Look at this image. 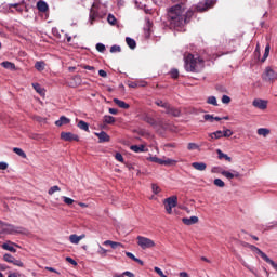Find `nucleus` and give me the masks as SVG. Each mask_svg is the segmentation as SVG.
<instances>
[{"label": "nucleus", "instance_id": "obj_1", "mask_svg": "<svg viewBox=\"0 0 277 277\" xmlns=\"http://www.w3.org/2000/svg\"><path fill=\"white\" fill-rule=\"evenodd\" d=\"M192 16H194V11L188 10L185 12V6L176 4L168 10L167 21L170 27H183L189 23Z\"/></svg>", "mask_w": 277, "mask_h": 277}, {"label": "nucleus", "instance_id": "obj_2", "mask_svg": "<svg viewBox=\"0 0 277 277\" xmlns=\"http://www.w3.org/2000/svg\"><path fill=\"white\" fill-rule=\"evenodd\" d=\"M185 70L187 72H200L205 68V60L200 56L193 54H187L184 56Z\"/></svg>", "mask_w": 277, "mask_h": 277}, {"label": "nucleus", "instance_id": "obj_3", "mask_svg": "<svg viewBox=\"0 0 277 277\" xmlns=\"http://www.w3.org/2000/svg\"><path fill=\"white\" fill-rule=\"evenodd\" d=\"M212 174H222V176H225V179H227L228 181H233V179H239V176H241V174L239 173V171H226L224 169H222V167H213L211 169Z\"/></svg>", "mask_w": 277, "mask_h": 277}, {"label": "nucleus", "instance_id": "obj_4", "mask_svg": "<svg viewBox=\"0 0 277 277\" xmlns=\"http://www.w3.org/2000/svg\"><path fill=\"white\" fill-rule=\"evenodd\" d=\"M249 250H251V252H255V254H259V256H261L263 259V261H265L266 263L272 265V267H274V269H277L276 262H274V260L269 259V256H267V254H265V252H263L256 246H254V245L249 246Z\"/></svg>", "mask_w": 277, "mask_h": 277}, {"label": "nucleus", "instance_id": "obj_5", "mask_svg": "<svg viewBox=\"0 0 277 277\" xmlns=\"http://www.w3.org/2000/svg\"><path fill=\"white\" fill-rule=\"evenodd\" d=\"M179 205V197L171 196L163 200V206L169 215H172V209Z\"/></svg>", "mask_w": 277, "mask_h": 277}, {"label": "nucleus", "instance_id": "obj_6", "mask_svg": "<svg viewBox=\"0 0 277 277\" xmlns=\"http://www.w3.org/2000/svg\"><path fill=\"white\" fill-rule=\"evenodd\" d=\"M137 246L142 248V250H148L150 248H155V242L153 239L144 237V236H137Z\"/></svg>", "mask_w": 277, "mask_h": 277}, {"label": "nucleus", "instance_id": "obj_7", "mask_svg": "<svg viewBox=\"0 0 277 277\" xmlns=\"http://www.w3.org/2000/svg\"><path fill=\"white\" fill-rule=\"evenodd\" d=\"M267 100L262 98H255L252 102V106L255 107V109H260L261 111H265L267 109Z\"/></svg>", "mask_w": 277, "mask_h": 277}, {"label": "nucleus", "instance_id": "obj_8", "mask_svg": "<svg viewBox=\"0 0 277 277\" xmlns=\"http://www.w3.org/2000/svg\"><path fill=\"white\" fill-rule=\"evenodd\" d=\"M61 140H64V142H79V136L72 132H62Z\"/></svg>", "mask_w": 277, "mask_h": 277}, {"label": "nucleus", "instance_id": "obj_9", "mask_svg": "<svg viewBox=\"0 0 277 277\" xmlns=\"http://www.w3.org/2000/svg\"><path fill=\"white\" fill-rule=\"evenodd\" d=\"M263 79L264 81H274L277 79V72L271 67H266Z\"/></svg>", "mask_w": 277, "mask_h": 277}, {"label": "nucleus", "instance_id": "obj_10", "mask_svg": "<svg viewBox=\"0 0 277 277\" xmlns=\"http://www.w3.org/2000/svg\"><path fill=\"white\" fill-rule=\"evenodd\" d=\"M211 5H213V1L211 0H206L205 2H200L197 5V11L198 12H206V10H209V8H211Z\"/></svg>", "mask_w": 277, "mask_h": 277}, {"label": "nucleus", "instance_id": "obj_11", "mask_svg": "<svg viewBox=\"0 0 277 277\" xmlns=\"http://www.w3.org/2000/svg\"><path fill=\"white\" fill-rule=\"evenodd\" d=\"M166 114H168L169 116H174V118H179V116H181V110H179L177 108L172 107L170 104L167 107Z\"/></svg>", "mask_w": 277, "mask_h": 277}, {"label": "nucleus", "instance_id": "obj_12", "mask_svg": "<svg viewBox=\"0 0 277 277\" xmlns=\"http://www.w3.org/2000/svg\"><path fill=\"white\" fill-rule=\"evenodd\" d=\"M81 239H85V234H82L80 236L74 234L69 236L70 243H74L75 246L79 245V241H81Z\"/></svg>", "mask_w": 277, "mask_h": 277}, {"label": "nucleus", "instance_id": "obj_13", "mask_svg": "<svg viewBox=\"0 0 277 277\" xmlns=\"http://www.w3.org/2000/svg\"><path fill=\"white\" fill-rule=\"evenodd\" d=\"M130 150H133V153H148L146 145H132Z\"/></svg>", "mask_w": 277, "mask_h": 277}, {"label": "nucleus", "instance_id": "obj_14", "mask_svg": "<svg viewBox=\"0 0 277 277\" xmlns=\"http://www.w3.org/2000/svg\"><path fill=\"white\" fill-rule=\"evenodd\" d=\"M14 246H16V248H18V245H16L12 241H8L2 245V249L8 250L9 252H16V249H14Z\"/></svg>", "mask_w": 277, "mask_h": 277}, {"label": "nucleus", "instance_id": "obj_15", "mask_svg": "<svg viewBox=\"0 0 277 277\" xmlns=\"http://www.w3.org/2000/svg\"><path fill=\"white\" fill-rule=\"evenodd\" d=\"M183 224L186 226H192V224H198V216H190L189 219H182Z\"/></svg>", "mask_w": 277, "mask_h": 277}, {"label": "nucleus", "instance_id": "obj_16", "mask_svg": "<svg viewBox=\"0 0 277 277\" xmlns=\"http://www.w3.org/2000/svg\"><path fill=\"white\" fill-rule=\"evenodd\" d=\"M192 167L199 172H205V170H207V163L205 162H193Z\"/></svg>", "mask_w": 277, "mask_h": 277}, {"label": "nucleus", "instance_id": "obj_17", "mask_svg": "<svg viewBox=\"0 0 277 277\" xmlns=\"http://www.w3.org/2000/svg\"><path fill=\"white\" fill-rule=\"evenodd\" d=\"M96 137H98L100 140V143H103V142H109L110 137L107 135V133L105 131H102V132H96L95 133Z\"/></svg>", "mask_w": 277, "mask_h": 277}, {"label": "nucleus", "instance_id": "obj_18", "mask_svg": "<svg viewBox=\"0 0 277 277\" xmlns=\"http://www.w3.org/2000/svg\"><path fill=\"white\" fill-rule=\"evenodd\" d=\"M69 123H70V119H68L65 116L60 117V119L55 121L56 127H63V124H69Z\"/></svg>", "mask_w": 277, "mask_h": 277}, {"label": "nucleus", "instance_id": "obj_19", "mask_svg": "<svg viewBox=\"0 0 277 277\" xmlns=\"http://www.w3.org/2000/svg\"><path fill=\"white\" fill-rule=\"evenodd\" d=\"M37 10H39V12H48L49 11V4H47V2H44V1H39L37 3Z\"/></svg>", "mask_w": 277, "mask_h": 277}, {"label": "nucleus", "instance_id": "obj_20", "mask_svg": "<svg viewBox=\"0 0 277 277\" xmlns=\"http://www.w3.org/2000/svg\"><path fill=\"white\" fill-rule=\"evenodd\" d=\"M1 66L3 68H6V70H16V65H14V63L5 61L1 63Z\"/></svg>", "mask_w": 277, "mask_h": 277}, {"label": "nucleus", "instance_id": "obj_21", "mask_svg": "<svg viewBox=\"0 0 277 277\" xmlns=\"http://www.w3.org/2000/svg\"><path fill=\"white\" fill-rule=\"evenodd\" d=\"M114 103L118 105V107H120L121 109H129V104H127L122 100L114 98Z\"/></svg>", "mask_w": 277, "mask_h": 277}, {"label": "nucleus", "instance_id": "obj_22", "mask_svg": "<svg viewBox=\"0 0 277 277\" xmlns=\"http://www.w3.org/2000/svg\"><path fill=\"white\" fill-rule=\"evenodd\" d=\"M45 66H47V63H44V61H38V62H36V64H35V68H36V70H38L39 72H42V70H44Z\"/></svg>", "mask_w": 277, "mask_h": 277}, {"label": "nucleus", "instance_id": "obj_23", "mask_svg": "<svg viewBox=\"0 0 277 277\" xmlns=\"http://www.w3.org/2000/svg\"><path fill=\"white\" fill-rule=\"evenodd\" d=\"M216 153L219 155V159H224L225 161H228L229 163L233 161V158H230L228 155L221 151V149H217Z\"/></svg>", "mask_w": 277, "mask_h": 277}, {"label": "nucleus", "instance_id": "obj_24", "mask_svg": "<svg viewBox=\"0 0 277 277\" xmlns=\"http://www.w3.org/2000/svg\"><path fill=\"white\" fill-rule=\"evenodd\" d=\"M78 129H81L82 131H87L90 132V124H88V122L80 120L78 122Z\"/></svg>", "mask_w": 277, "mask_h": 277}, {"label": "nucleus", "instance_id": "obj_25", "mask_svg": "<svg viewBox=\"0 0 277 277\" xmlns=\"http://www.w3.org/2000/svg\"><path fill=\"white\" fill-rule=\"evenodd\" d=\"M13 153H15V155H18V157H22V159H27V154H25V151L19 147H14Z\"/></svg>", "mask_w": 277, "mask_h": 277}, {"label": "nucleus", "instance_id": "obj_26", "mask_svg": "<svg viewBox=\"0 0 277 277\" xmlns=\"http://www.w3.org/2000/svg\"><path fill=\"white\" fill-rule=\"evenodd\" d=\"M272 131L267 128H260L258 129V135H262V137H267Z\"/></svg>", "mask_w": 277, "mask_h": 277}, {"label": "nucleus", "instance_id": "obj_27", "mask_svg": "<svg viewBox=\"0 0 277 277\" xmlns=\"http://www.w3.org/2000/svg\"><path fill=\"white\" fill-rule=\"evenodd\" d=\"M98 16V13H96V11L94 10V4L90 11V23L91 25L94 24V21H96V17Z\"/></svg>", "mask_w": 277, "mask_h": 277}, {"label": "nucleus", "instance_id": "obj_28", "mask_svg": "<svg viewBox=\"0 0 277 277\" xmlns=\"http://www.w3.org/2000/svg\"><path fill=\"white\" fill-rule=\"evenodd\" d=\"M155 105H157L158 107H162L163 109L167 110L168 107L170 106V103L163 102L162 100H156Z\"/></svg>", "mask_w": 277, "mask_h": 277}, {"label": "nucleus", "instance_id": "obj_29", "mask_svg": "<svg viewBox=\"0 0 277 277\" xmlns=\"http://www.w3.org/2000/svg\"><path fill=\"white\" fill-rule=\"evenodd\" d=\"M126 42H127V44H128V47H129L130 49H135V47H137V43H136L135 40H134L133 38H131V37H127V38H126Z\"/></svg>", "mask_w": 277, "mask_h": 277}, {"label": "nucleus", "instance_id": "obj_30", "mask_svg": "<svg viewBox=\"0 0 277 277\" xmlns=\"http://www.w3.org/2000/svg\"><path fill=\"white\" fill-rule=\"evenodd\" d=\"M147 159H148V161H151L153 163H159V166H163V159L158 158L157 156H150Z\"/></svg>", "mask_w": 277, "mask_h": 277}, {"label": "nucleus", "instance_id": "obj_31", "mask_svg": "<svg viewBox=\"0 0 277 277\" xmlns=\"http://www.w3.org/2000/svg\"><path fill=\"white\" fill-rule=\"evenodd\" d=\"M176 163H179V161L171 158L162 160V166H176Z\"/></svg>", "mask_w": 277, "mask_h": 277}, {"label": "nucleus", "instance_id": "obj_32", "mask_svg": "<svg viewBox=\"0 0 277 277\" xmlns=\"http://www.w3.org/2000/svg\"><path fill=\"white\" fill-rule=\"evenodd\" d=\"M104 122L106 124H114V122H116V118L109 116V115H105L104 116Z\"/></svg>", "mask_w": 277, "mask_h": 277}, {"label": "nucleus", "instance_id": "obj_33", "mask_svg": "<svg viewBox=\"0 0 277 277\" xmlns=\"http://www.w3.org/2000/svg\"><path fill=\"white\" fill-rule=\"evenodd\" d=\"M32 88L38 94H44V89L39 83H32Z\"/></svg>", "mask_w": 277, "mask_h": 277}, {"label": "nucleus", "instance_id": "obj_34", "mask_svg": "<svg viewBox=\"0 0 277 277\" xmlns=\"http://www.w3.org/2000/svg\"><path fill=\"white\" fill-rule=\"evenodd\" d=\"M187 150H200V145L196 143H188Z\"/></svg>", "mask_w": 277, "mask_h": 277}, {"label": "nucleus", "instance_id": "obj_35", "mask_svg": "<svg viewBox=\"0 0 277 277\" xmlns=\"http://www.w3.org/2000/svg\"><path fill=\"white\" fill-rule=\"evenodd\" d=\"M208 105H214V107H217V98L215 96H210L207 100Z\"/></svg>", "mask_w": 277, "mask_h": 277}, {"label": "nucleus", "instance_id": "obj_36", "mask_svg": "<svg viewBox=\"0 0 277 277\" xmlns=\"http://www.w3.org/2000/svg\"><path fill=\"white\" fill-rule=\"evenodd\" d=\"M212 135H214V140H220L224 137V132L222 130H217L215 132H212Z\"/></svg>", "mask_w": 277, "mask_h": 277}, {"label": "nucleus", "instance_id": "obj_37", "mask_svg": "<svg viewBox=\"0 0 277 277\" xmlns=\"http://www.w3.org/2000/svg\"><path fill=\"white\" fill-rule=\"evenodd\" d=\"M214 185H215V187H226V183H224L223 181H222V179H215L214 180Z\"/></svg>", "mask_w": 277, "mask_h": 277}, {"label": "nucleus", "instance_id": "obj_38", "mask_svg": "<svg viewBox=\"0 0 277 277\" xmlns=\"http://www.w3.org/2000/svg\"><path fill=\"white\" fill-rule=\"evenodd\" d=\"M107 21L109 25H116V23H118V19H116V16H114L113 14H108Z\"/></svg>", "mask_w": 277, "mask_h": 277}, {"label": "nucleus", "instance_id": "obj_39", "mask_svg": "<svg viewBox=\"0 0 277 277\" xmlns=\"http://www.w3.org/2000/svg\"><path fill=\"white\" fill-rule=\"evenodd\" d=\"M55 192H62V188H60V186H52L49 190H48V194L49 196H53V194Z\"/></svg>", "mask_w": 277, "mask_h": 277}, {"label": "nucleus", "instance_id": "obj_40", "mask_svg": "<svg viewBox=\"0 0 277 277\" xmlns=\"http://www.w3.org/2000/svg\"><path fill=\"white\" fill-rule=\"evenodd\" d=\"M97 254L100 256H107V249L103 248L101 245L98 246Z\"/></svg>", "mask_w": 277, "mask_h": 277}, {"label": "nucleus", "instance_id": "obj_41", "mask_svg": "<svg viewBox=\"0 0 277 277\" xmlns=\"http://www.w3.org/2000/svg\"><path fill=\"white\" fill-rule=\"evenodd\" d=\"M269 44H267L266 47H265V52H264V55H263V57H262V60H261V62H265V60H267V57H269Z\"/></svg>", "mask_w": 277, "mask_h": 277}, {"label": "nucleus", "instance_id": "obj_42", "mask_svg": "<svg viewBox=\"0 0 277 277\" xmlns=\"http://www.w3.org/2000/svg\"><path fill=\"white\" fill-rule=\"evenodd\" d=\"M3 261H5L6 263H12L14 261V256H12V254L10 253H5L3 255Z\"/></svg>", "mask_w": 277, "mask_h": 277}, {"label": "nucleus", "instance_id": "obj_43", "mask_svg": "<svg viewBox=\"0 0 277 277\" xmlns=\"http://www.w3.org/2000/svg\"><path fill=\"white\" fill-rule=\"evenodd\" d=\"M13 265H15L16 267H24V263L21 260H16L15 258H13V262H11Z\"/></svg>", "mask_w": 277, "mask_h": 277}, {"label": "nucleus", "instance_id": "obj_44", "mask_svg": "<svg viewBox=\"0 0 277 277\" xmlns=\"http://www.w3.org/2000/svg\"><path fill=\"white\" fill-rule=\"evenodd\" d=\"M63 200H64L65 205H69V206L75 202V199L66 197V196H63Z\"/></svg>", "mask_w": 277, "mask_h": 277}, {"label": "nucleus", "instance_id": "obj_45", "mask_svg": "<svg viewBox=\"0 0 277 277\" xmlns=\"http://www.w3.org/2000/svg\"><path fill=\"white\" fill-rule=\"evenodd\" d=\"M96 51H98V53H105V44L97 43L96 44Z\"/></svg>", "mask_w": 277, "mask_h": 277}, {"label": "nucleus", "instance_id": "obj_46", "mask_svg": "<svg viewBox=\"0 0 277 277\" xmlns=\"http://www.w3.org/2000/svg\"><path fill=\"white\" fill-rule=\"evenodd\" d=\"M233 135V130L230 129H225L223 131V137H230Z\"/></svg>", "mask_w": 277, "mask_h": 277}, {"label": "nucleus", "instance_id": "obj_47", "mask_svg": "<svg viewBox=\"0 0 277 277\" xmlns=\"http://www.w3.org/2000/svg\"><path fill=\"white\" fill-rule=\"evenodd\" d=\"M221 101L224 105H228L230 103V96L223 95Z\"/></svg>", "mask_w": 277, "mask_h": 277}, {"label": "nucleus", "instance_id": "obj_48", "mask_svg": "<svg viewBox=\"0 0 277 277\" xmlns=\"http://www.w3.org/2000/svg\"><path fill=\"white\" fill-rule=\"evenodd\" d=\"M115 159H117V161H120V163H124V157H122V154L117 153L115 155Z\"/></svg>", "mask_w": 277, "mask_h": 277}, {"label": "nucleus", "instance_id": "obj_49", "mask_svg": "<svg viewBox=\"0 0 277 277\" xmlns=\"http://www.w3.org/2000/svg\"><path fill=\"white\" fill-rule=\"evenodd\" d=\"M121 49L120 45H113L110 48V53H120Z\"/></svg>", "mask_w": 277, "mask_h": 277}, {"label": "nucleus", "instance_id": "obj_50", "mask_svg": "<svg viewBox=\"0 0 277 277\" xmlns=\"http://www.w3.org/2000/svg\"><path fill=\"white\" fill-rule=\"evenodd\" d=\"M110 248H113V250H116V248H122V243L113 241L110 242Z\"/></svg>", "mask_w": 277, "mask_h": 277}, {"label": "nucleus", "instance_id": "obj_51", "mask_svg": "<svg viewBox=\"0 0 277 277\" xmlns=\"http://www.w3.org/2000/svg\"><path fill=\"white\" fill-rule=\"evenodd\" d=\"M151 189L154 194H159L161 192V188L157 186V184H153Z\"/></svg>", "mask_w": 277, "mask_h": 277}, {"label": "nucleus", "instance_id": "obj_52", "mask_svg": "<svg viewBox=\"0 0 277 277\" xmlns=\"http://www.w3.org/2000/svg\"><path fill=\"white\" fill-rule=\"evenodd\" d=\"M171 77L172 79H179V69H172Z\"/></svg>", "mask_w": 277, "mask_h": 277}, {"label": "nucleus", "instance_id": "obj_53", "mask_svg": "<svg viewBox=\"0 0 277 277\" xmlns=\"http://www.w3.org/2000/svg\"><path fill=\"white\" fill-rule=\"evenodd\" d=\"M66 261L67 263H70V265H74V267H77V261H75L72 258L67 256Z\"/></svg>", "mask_w": 277, "mask_h": 277}, {"label": "nucleus", "instance_id": "obj_54", "mask_svg": "<svg viewBox=\"0 0 277 277\" xmlns=\"http://www.w3.org/2000/svg\"><path fill=\"white\" fill-rule=\"evenodd\" d=\"M203 119L207 120V121H209V122H213L214 117H213V115H205V116H203Z\"/></svg>", "mask_w": 277, "mask_h": 277}, {"label": "nucleus", "instance_id": "obj_55", "mask_svg": "<svg viewBox=\"0 0 277 277\" xmlns=\"http://www.w3.org/2000/svg\"><path fill=\"white\" fill-rule=\"evenodd\" d=\"M126 256H128V259H132V261H135V259H137L133 253L131 252H126Z\"/></svg>", "mask_w": 277, "mask_h": 277}, {"label": "nucleus", "instance_id": "obj_56", "mask_svg": "<svg viewBox=\"0 0 277 277\" xmlns=\"http://www.w3.org/2000/svg\"><path fill=\"white\" fill-rule=\"evenodd\" d=\"M98 75H100V77H103L105 79L107 77V71L100 69Z\"/></svg>", "mask_w": 277, "mask_h": 277}, {"label": "nucleus", "instance_id": "obj_57", "mask_svg": "<svg viewBox=\"0 0 277 277\" xmlns=\"http://www.w3.org/2000/svg\"><path fill=\"white\" fill-rule=\"evenodd\" d=\"M0 170H8V163L6 162H0Z\"/></svg>", "mask_w": 277, "mask_h": 277}, {"label": "nucleus", "instance_id": "obj_58", "mask_svg": "<svg viewBox=\"0 0 277 277\" xmlns=\"http://www.w3.org/2000/svg\"><path fill=\"white\" fill-rule=\"evenodd\" d=\"M154 271L156 272V274H158V276H161L163 274V271H161V268L159 267H155Z\"/></svg>", "mask_w": 277, "mask_h": 277}, {"label": "nucleus", "instance_id": "obj_59", "mask_svg": "<svg viewBox=\"0 0 277 277\" xmlns=\"http://www.w3.org/2000/svg\"><path fill=\"white\" fill-rule=\"evenodd\" d=\"M25 2H21V3H13V4H9V8H19V5H23Z\"/></svg>", "mask_w": 277, "mask_h": 277}, {"label": "nucleus", "instance_id": "obj_60", "mask_svg": "<svg viewBox=\"0 0 277 277\" xmlns=\"http://www.w3.org/2000/svg\"><path fill=\"white\" fill-rule=\"evenodd\" d=\"M123 276L135 277V275H134L133 273L129 272V271H126V272L123 273Z\"/></svg>", "mask_w": 277, "mask_h": 277}, {"label": "nucleus", "instance_id": "obj_61", "mask_svg": "<svg viewBox=\"0 0 277 277\" xmlns=\"http://www.w3.org/2000/svg\"><path fill=\"white\" fill-rule=\"evenodd\" d=\"M109 114H111L113 116H116V114H118V109L109 108Z\"/></svg>", "mask_w": 277, "mask_h": 277}, {"label": "nucleus", "instance_id": "obj_62", "mask_svg": "<svg viewBox=\"0 0 277 277\" xmlns=\"http://www.w3.org/2000/svg\"><path fill=\"white\" fill-rule=\"evenodd\" d=\"M48 272H53L54 274H60L55 268L53 267H45Z\"/></svg>", "mask_w": 277, "mask_h": 277}, {"label": "nucleus", "instance_id": "obj_63", "mask_svg": "<svg viewBox=\"0 0 277 277\" xmlns=\"http://www.w3.org/2000/svg\"><path fill=\"white\" fill-rule=\"evenodd\" d=\"M83 68L84 70H95L94 66H89V65L84 66Z\"/></svg>", "mask_w": 277, "mask_h": 277}, {"label": "nucleus", "instance_id": "obj_64", "mask_svg": "<svg viewBox=\"0 0 277 277\" xmlns=\"http://www.w3.org/2000/svg\"><path fill=\"white\" fill-rule=\"evenodd\" d=\"M180 277H189V274L187 272H181Z\"/></svg>", "mask_w": 277, "mask_h": 277}]
</instances>
